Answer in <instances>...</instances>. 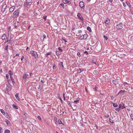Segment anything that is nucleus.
<instances>
[{"label": "nucleus", "mask_w": 133, "mask_h": 133, "mask_svg": "<svg viewBox=\"0 0 133 133\" xmlns=\"http://www.w3.org/2000/svg\"><path fill=\"white\" fill-rule=\"evenodd\" d=\"M26 2L24 3V6L26 8H29L32 3V0H25Z\"/></svg>", "instance_id": "obj_1"}, {"label": "nucleus", "mask_w": 133, "mask_h": 133, "mask_svg": "<svg viewBox=\"0 0 133 133\" xmlns=\"http://www.w3.org/2000/svg\"><path fill=\"white\" fill-rule=\"evenodd\" d=\"M124 26L123 23L122 22L120 23L117 24L116 26V28L118 30L122 29Z\"/></svg>", "instance_id": "obj_2"}, {"label": "nucleus", "mask_w": 133, "mask_h": 133, "mask_svg": "<svg viewBox=\"0 0 133 133\" xmlns=\"http://www.w3.org/2000/svg\"><path fill=\"white\" fill-rule=\"evenodd\" d=\"M30 53L31 54L32 56L34 57L35 58H38L37 54L36 52L32 50L30 51Z\"/></svg>", "instance_id": "obj_3"}, {"label": "nucleus", "mask_w": 133, "mask_h": 133, "mask_svg": "<svg viewBox=\"0 0 133 133\" xmlns=\"http://www.w3.org/2000/svg\"><path fill=\"white\" fill-rule=\"evenodd\" d=\"M19 10H17L14 12L13 15L15 17H18L19 16Z\"/></svg>", "instance_id": "obj_4"}, {"label": "nucleus", "mask_w": 133, "mask_h": 133, "mask_svg": "<svg viewBox=\"0 0 133 133\" xmlns=\"http://www.w3.org/2000/svg\"><path fill=\"white\" fill-rule=\"evenodd\" d=\"M79 6L81 9H84L85 8L84 3L83 2L81 1L79 3Z\"/></svg>", "instance_id": "obj_5"}, {"label": "nucleus", "mask_w": 133, "mask_h": 133, "mask_svg": "<svg viewBox=\"0 0 133 133\" xmlns=\"http://www.w3.org/2000/svg\"><path fill=\"white\" fill-rule=\"evenodd\" d=\"M87 35L86 34H85L83 36H81L79 38V39H85L87 37Z\"/></svg>", "instance_id": "obj_6"}, {"label": "nucleus", "mask_w": 133, "mask_h": 133, "mask_svg": "<svg viewBox=\"0 0 133 133\" xmlns=\"http://www.w3.org/2000/svg\"><path fill=\"white\" fill-rule=\"evenodd\" d=\"M8 47L9 46L7 45L4 48V50H5V53L6 54H8L9 53L8 52Z\"/></svg>", "instance_id": "obj_7"}, {"label": "nucleus", "mask_w": 133, "mask_h": 133, "mask_svg": "<svg viewBox=\"0 0 133 133\" xmlns=\"http://www.w3.org/2000/svg\"><path fill=\"white\" fill-rule=\"evenodd\" d=\"M77 16L80 20L82 21H83L84 19L82 17L81 14L80 13H78L77 14Z\"/></svg>", "instance_id": "obj_8"}, {"label": "nucleus", "mask_w": 133, "mask_h": 133, "mask_svg": "<svg viewBox=\"0 0 133 133\" xmlns=\"http://www.w3.org/2000/svg\"><path fill=\"white\" fill-rule=\"evenodd\" d=\"M22 78L23 79H25L27 78L28 79L29 78V75L27 74H24Z\"/></svg>", "instance_id": "obj_9"}, {"label": "nucleus", "mask_w": 133, "mask_h": 133, "mask_svg": "<svg viewBox=\"0 0 133 133\" xmlns=\"http://www.w3.org/2000/svg\"><path fill=\"white\" fill-rule=\"evenodd\" d=\"M63 2L64 4H67L68 3L71 4V1H68L67 0H63Z\"/></svg>", "instance_id": "obj_10"}, {"label": "nucleus", "mask_w": 133, "mask_h": 133, "mask_svg": "<svg viewBox=\"0 0 133 133\" xmlns=\"http://www.w3.org/2000/svg\"><path fill=\"white\" fill-rule=\"evenodd\" d=\"M6 7V4L3 5L2 7V12H4L5 11Z\"/></svg>", "instance_id": "obj_11"}, {"label": "nucleus", "mask_w": 133, "mask_h": 133, "mask_svg": "<svg viewBox=\"0 0 133 133\" xmlns=\"http://www.w3.org/2000/svg\"><path fill=\"white\" fill-rule=\"evenodd\" d=\"M7 38L6 35L5 34H4L1 37V39L2 40L5 39L6 38Z\"/></svg>", "instance_id": "obj_12"}, {"label": "nucleus", "mask_w": 133, "mask_h": 133, "mask_svg": "<svg viewBox=\"0 0 133 133\" xmlns=\"http://www.w3.org/2000/svg\"><path fill=\"white\" fill-rule=\"evenodd\" d=\"M110 20L108 18H107L105 20V21L104 22V23L106 24H108L110 23Z\"/></svg>", "instance_id": "obj_13"}, {"label": "nucleus", "mask_w": 133, "mask_h": 133, "mask_svg": "<svg viewBox=\"0 0 133 133\" xmlns=\"http://www.w3.org/2000/svg\"><path fill=\"white\" fill-rule=\"evenodd\" d=\"M10 78L11 80L12 81L13 84L14 85L15 84V82L14 79L13 78L12 76H10Z\"/></svg>", "instance_id": "obj_14"}, {"label": "nucleus", "mask_w": 133, "mask_h": 133, "mask_svg": "<svg viewBox=\"0 0 133 133\" xmlns=\"http://www.w3.org/2000/svg\"><path fill=\"white\" fill-rule=\"evenodd\" d=\"M15 8V7L14 6H13L10 8V12H12L14 10V9Z\"/></svg>", "instance_id": "obj_15"}, {"label": "nucleus", "mask_w": 133, "mask_h": 133, "mask_svg": "<svg viewBox=\"0 0 133 133\" xmlns=\"http://www.w3.org/2000/svg\"><path fill=\"white\" fill-rule=\"evenodd\" d=\"M18 95H19V94H17L15 95V97H16V98L18 101H19L20 100V99L18 97Z\"/></svg>", "instance_id": "obj_16"}, {"label": "nucleus", "mask_w": 133, "mask_h": 133, "mask_svg": "<svg viewBox=\"0 0 133 133\" xmlns=\"http://www.w3.org/2000/svg\"><path fill=\"white\" fill-rule=\"evenodd\" d=\"M12 106L13 108L14 109H18V107L15 105L14 104H13L12 105Z\"/></svg>", "instance_id": "obj_17"}, {"label": "nucleus", "mask_w": 133, "mask_h": 133, "mask_svg": "<svg viewBox=\"0 0 133 133\" xmlns=\"http://www.w3.org/2000/svg\"><path fill=\"white\" fill-rule=\"evenodd\" d=\"M126 3L127 5L129 6V8H131V6L130 5V3L129 2L127 1Z\"/></svg>", "instance_id": "obj_18"}, {"label": "nucleus", "mask_w": 133, "mask_h": 133, "mask_svg": "<svg viewBox=\"0 0 133 133\" xmlns=\"http://www.w3.org/2000/svg\"><path fill=\"white\" fill-rule=\"evenodd\" d=\"M93 73L95 75H97L98 74V72L97 70H95L93 71Z\"/></svg>", "instance_id": "obj_19"}, {"label": "nucleus", "mask_w": 133, "mask_h": 133, "mask_svg": "<svg viewBox=\"0 0 133 133\" xmlns=\"http://www.w3.org/2000/svg\"><path fill=\"white\" fill-rule=\"evenodd\" d=\"M112 82L115 85L117 83V81H116V80H113L112 81Z\"/></svg>", "instance_id": "obj_20"}, {"label": "nucleus", "mask_w": 133, "mask_h": 133, "mask_svg": "<svg viewBox=\"0 0 133 133\" xmlns=\"http://www.w3.org/2000/svg\"><path fill=\"white\" fill-rule=\"evenodd\" d=\"M0 111L3 115H4L5 114V112L2 109H1Z\"/></svg>", "instance_id": "obj_21"}, {"label": "nucleus", "mask_w": 133, "mask_h": 133, "mask_svg": "<svg viewBox=\"0 0 133 133\" xmlns=\"http://www.w3.org/2000/svg\"><path fill=\"white\" fill-rule=\"evenodd\" d=\"M8 73L10 75V76H12L13 75V73L12 72L11 70H9L8 71Z\"/></svg>", "instance_id": "obj_22"}, {"label": "nucleus", "mask_w": 133, "mask_h": 133, "mask_svg": "<svg viewBox=\"0 0 133 133\" xmlns=\"http://www.w3.org/2000/svg\"><path fill=\"white\" fill-rule=\"evenodd\" d=\"M4 133H10V131L8 129H6L4 131Z\"/></svg>", "instance_id": "obj_23"}, {"label": "nucleus", "mask_w": 133, "mask_h": 133, "mask_svg": "<svg viewBox=\"0 0 133 133\" xmlns=\"http://www.w3.org/2000/svg\"><path fill=\"white\" fill-rule=\"evenodd\" d=\"M6 123L8 125H9L10 124V122H9V121L7 119H6V120L5 121Z\"/></svg>", "instance_id": "obj_24"}, {"label": "nucleus", "mask_w": 133, "mask_h": 133, "mask_svg": "<svg viewBox=\"0 0 133 133\" xmlns=\"http://www.w3.org/2000/svg\"><path fill=\"white\" fill-rule=\"evenodd\" d=\"M87 29L90 32H91L92 31L91 30L90 27L88 26L87 27Z\"/></svg>", "instance_id": "obj_25"}, {"label": "nucleus", "mask_w": 133, "mask_h": 133, "mask_svg": "<svg viewBox=\"0 0 133 133\" xmlns=\"http://www.w3.org/2000/svg\"><path fill=\"white\" fill-rule=\"evenodd\" d=\"M59 65L60 66H62L63 68L64 67V66L63 65V63L62 62H60L59 63Z\"/></svg>", "instance_id": "obj_26"}, {"label": "nucleus", "mask_w": 133, "mask_h": 133, "mask_svg": "<svg viewBox=\"0 0 133 133\" xmlns=\"http://www.w3.org/2000/svg\"><path fill=\"white\" fill-rule=\"evenodd\" d=\"M77 73H80L82 72L81 70V69H78L77 70Z\"/></svg>", "instance_id": "obj_27"}, {"label": "nucleus", "mask_w": 133, "mask_h": 133, "mask_svg": "<svg viewBox=\"0 0 133 133\" xmlns=\"http://www.w3.org/2000/svg\"><path fill=\"white\" fill-rule=\"evenodd\" d=\"M92 63L96 64V65H99V64L98 63L95 62L93 60L92 61Z\"/></svg>", "instance_id": "obj_28"}, {"label": "nucleus", "mask_w": 133, "mask_h": 133, "mask_svg": "<svg viewBox=\"0 0 133 133\" xmlns=\"http://www.w3.org/2000/svg\"><path fill=\"white\" fill-rule=\"evenodd\" d=\"M58 122L59 124H63L62 123V122L61 121L60 119H59L58 120Z\"/></svg>", "instance_id": "obj_29"}, {"label": "nucleus", "mask_w": 133, "mask_h": 133, "mask_svg": "<svg viewBox=\"0 0 133 133\" xmlns=\"http://www.w3.org/2000/svg\"><path fill=\"white\" fill-rule=\"evenodd\" d=\"M113 106L114 107H117L118 106V105L116 103H114L113 104Z\"/></svg>", "instance_id": "obj_30"}, {"label": "nucleus", "mask_w": 133, "mask_h": 133, "mask_svg": "<svg viewBox=\"0 0 133 133\" xmlns=\"http://www.w3.org/2000/svg\"><path fill=\"white\" fill-rule=\"evenodd\" d=\"M56 54L57 56L59 55H60L61 53L59 52H58L57 51H56Z\"/></svg>", "instance_id": "obj_31"}, {"label": "nucleus", "mask_w": 133, "mask_h": 133, "mask_svg": "<svg viewBox=\"0 0 133 133\" xmlns=\"http://www.w3.org/2000/svg\"><path fill=\"white\" fill-rule=\"evenodd\" d=\"M67 104L68 105H69L70 107H72L71 105L70 104V101H68L67 102Z\"/></svg>", "instance_id": "obj_32"}, {"label": "nucleus", "mask_w": 133, "mask_h": 133, "mask_svg": "<svg viewBox=\"0 0 133 133\" xmlns=\"http://www.w3.org/2000/svg\"><path fill=\"white\" fill-rule=\"evenodd\" d=\"M78 102H79V100H77L74 101V103L76 104H77Z\"/></svg>", "instance_id": "obj_33"}, {"label": "nucleus", "mask_w": 133, "mask_h": 133, "mask_svg": "<svg viewBox=\"0 0 133 133\" xmlns=\"http://www.w3.org/2000/svg\"><path fill=\"white\" fill-rule=\"evenodd\" d=\"M124 92V91L122 90H120V92L118 93L117 95H118L119 94H120L123 93Z\"/></svg>", "instance_id": "obj_34"}, {"label": "nucleus", "mask_w": 133, "mask_h": 133, "mask_svg": "<svg viewBox=\"0 0 133 133\" xmlns=\"http://www.w3.org/2000/svg\"><path fill=\"white\" fill-rule=\"evenodd\" d=\"M6 38L7 40H6V41H5V44L6 43H7L8 42V41H9V37H7Z\"/></svg>", "instance_id": "obj_35"}, {"label": "nucleus", "mask_w": 133, "mask_h": 133, "mask_svg": "<svg viewBox=\"0 0 133 133\" xmlns=\"http://www.w3.org/2000/svg\"><path fill=\"white\" fill-rule=\"evenodd\" d=\"M65 94L64 93H63V99L65 101Z\"/></svg>", "instance_id": "obj_36"}, {"label": "nucleus", "mask_w": 133, "mask_h": 133, "mask_svg": "<svg viewBox=\"0 0 133 133\" xmlns=\"http://www.w3.org/2000/svg\"><path fill=\"white\" fill-rule=\"evenodd\" d=\"M131 118L133 120V114H131L130 115Z\"/></svg>", "instance_id": "obj_37"}, {"label": "nucleus", "mask_w": 133, "mask_h": 133, "mask_svg": "<svg viewBox=\"0 0 133 133\" xmlns=\"http://www.w3.org/2000/svg\"><path fill=\"white\" fill-rule=\"evenodd\" d=\"M46 17H47V16L45 15H44L43 17V18L45 20V21L46 20Z\"/></svg>", "instance_id": "obj_38"}, {"label": "nucleus", "mask_w": 133, "mask_h": 133, "mask_svg": "<svg viewBox=\"0 0 133 133\" xmlns=\"http://www.w3.org/2000/svg\"><path fill=\"white\" fill-rule=\"evenodd\" d=\"M77 55L79 57H80L81 56V54L79 52H78Z\"/></svg>", "instance_id": "obj_39"}, {"label": "nucleus", "mask_w": 133, "mask_h": 133, "mask_svg": "<svg viewBox=\"0 0 133 133\" xmlns=\"http://www.w3.org/2000/svg\"><path fill=\"white\" fill-rule=\"evenodd\" d=\"M122 104H123V105H122V109L125 108V106H124L123 103H122Z\"/></svg>", "instance_id": "obj_40"}, {"label": "nucleus", "mask_w": 133, "mask_h": 133, "mask_svg": "<svg viewBox=\"0 0 133 133\" xmlns=\"http://www.w3.org/2000/svg\"><path fill=\"white\" fill-rule=\"evenodd\" d=\"M59 99H60V101H61V102L62 103H63V101L62 99V98H61V97H60V96H59V98H58Z\"/></svg>", "instance_id": "obj_41"}, {"label": "nucleus", "mask_w": 133, "mask_h": 133, "mask_svg": "<svg viewBox=\"0 0 133 133\" xmlns=\"http://www.w3.org/2000/svg\"><path fill=\"white\" fill-rule=\"evenodd\" d=\"M122 104H119V108L120 109V108H121L122 109Z\"/></svg>", "instance_id": "obj_42"}, {"label": "nucleus", "mask_w": 133, "mask_h": 133, "mask_svg": "<svg viewBox=\"0 0 133 133\" xmlns=\"http://www.w3.org/2000/svg\"><path fill=\"white\" fill-rule=\"evenodd\" d=\"M51 53H51V52H50V51L49 52L47 53L46 54V55H50L51 54Z\"/></svg>", "instance_id": "obj_43"}, {"label": "nucleus", "mask_w": 133, "mask_h": 133, "mask_svg": "<svg viewBox=\"0 0 133 133\" xmlns=\"http://www.w3.org/2000/svg\"><path fill=\"white\" fill-rule=\"evenodd\" d=\"M115 110L117 111H119L120 110V109L119 108H116L115 109Z\"/></svg>", "instance_id": "obj_44"}, {"label": "nucleus", "mask_w": 133, "mask_h": 133, "mask_svg": "<svg viewBox=\"0 0 133 133\" xmlns=\"http://www.w3.org/2000/svg\"><path fill=\"white\" fill-rule=\"evenodd\" d=\"M13 25H14V28H15V29H17V26L14 23V24H13Z\"/></svg>", "instance_id": "obj_45"}, {"label": "nucleus", "mask_w": 133, "mask_h": 133, "mask_svg": "<svg viewBox=\"0 0 133 133\" xmlns=\"http://www.w3.org/2000/svg\"><path fill=\"white\" fill-rule=\"evenodd\" d=\"M42 37H43V39L45 38H46V36L45 35H43L42 36Z\"/></svg>", "instance_id": "obj_46"}, {"label": "nucleus", "mask_w": 133, "mask_h": 133, "mask_svg": "<svg viewBox=\"0 0 133 133\" xmlns=\"http://www.w3.org/2000/svg\"><path fill=\"white\" fill-rule=\"evenodd\" d=\"M58 49L61 51V52H62L63 51V50L61 49L60 48V47H59L58 48Z\"/></svg>", "instance_id": "obj_47"}, {"label": "nucleus", "mask_w": 133, "mask_h": 133, "mask_svg": "<svg viewBox=\"0 0 133 133\" xmlns=\"http://www.w3.org/2000/svg\"><path fill=\"white\" fill-rule=\"evenodd\" d=\"M9 75L8 74H6V78L7 79H8L9 78Z\"/></svg>", "instance_id": "obj_48"}, {"label": "nucleus", "mask_w": 133, "mask_h": 133, "mask_svg": "<svg viewBox=\"0 0 133 133\" xmlns=\"http://www.w3.org/2000/svg\"><path fill=\"white\" fill-rule=\"evenodd\" d=\"M24 58V56H22L21 58V61H22L23 59Z\"/></svg>", "instance_id": "obj_49"}, {"label": "nucleus", "mask_w": 133, "mask_h": 133, "mask_svg": "<svg viewBox=\"0 0 133 133\" xmlns=\"http://www.w3.org/2000/svg\"><path fill=\"white\" fill-rule=\"evenodd\" d=\"M104 37L107 40L108 39V38L107 36H104Z\"/></svg>", "instance_id": "obj_50"}, {"label": "nucleus", "mask_w": 133, "mask_h": 133, "mask_svg": "<svg viewBox=\"0 0 133 133\" xmlns=\"http://www.w3.org/2000/svg\"><path fill=\"white\" fill-rule=\"evenodd\" d=\"M37 118H38L40 120H41V117L39 116H37Z\"/></svg>", "instance_id": "obj_51"}, {"label": "nucleus", "mask_w": 133, "mask_h": 133, "mask_svg": "<svg viewBox=\"0 0 133 133\" xmlns=\"http://www.w3.org/2000/svg\"><path fill=\"white\" fill-rule=\"evenodd\" d=\"M84 53L86 55H88V53L87 51H84Z\"/></svg>", "instance_id": "obj_52"}, {"label": "nucleus", "mask_w": 133, "mask_h": 133, "mask_svg": "<svg viewBox=\"0 0 133 133\" xmlns=\"http://www.w3.org/2000/svg\"><path fill=\"white\" fill-rule=\"evenodd\" d=\"M123 6H124V7H126V5L125 4L124 2L123 3Z\"/></svg>", "instance_id": "obj_53"}, {"label": "nucleus", "mask_w": 133, "mask_h": 133, "mask_svg": "<svg viewBox=\"0 0 133 133\" xmlns=\"http://www.w3.org/2000/svg\"><path fill=\"white\" fill-rule=\"evenodd\" d=\"M110 97L111 98V99L112 100H113L114 99V97L113 96H110Z\"/></svg>", "instance_id": "obj_54"}, {"label": "nucleus", "mask_w": 133, "mask_h": 133, "mask_svg": "<svg viewBox=\"0 0 133 133\" xmlns=\"http://www.w3.org/2000/svg\"><path fill=\"white\" fill-rule=\"evenodd\" d=\"M60 5L62 7L64 8V5L63 4H61Z\"/></svg>", "instance_id": "obj_55"}, {"label": "nucleus", "mask_w": 133, "mask_h": 133, "mask_svg": "<svg viewBox=\"0 0 133 133\" xmlns=\"http://www.w3.org/2000/svg\"><path fill=\"white\" fill-rule=\"evenodd\" d=\"M53 68L54 69H56V66L55 65H54L53 66Z\"/></svg>", "instance_id": "obj_56"}, {"label": "nucleus", "mask_w": 133, "mask_h": 133, "mask_svg": "<svg viewBox=\"0 0 133 133\" xmlns=\"http://www.w3.org/2000/svg\"><path fill=\"white\" fill-rule=\"evenodd\" d=\"M62 39L63 41H64L65 43H66V42H67V41L63 38H62Z\"/></svg>", "instance_id": "obj_57"}, {"label": "nucleus", "mask_w": 133, "mask_h": 133, "mask_svg": "<svg viewBox=\"0 0 133 133\" xmlns=\"http://www.w3.org/2000/svg\"><path fill=\"white\" fill-rule=\"evenodd\" d=\"M9 43H10L12 41V40H11V39H9Z\"/></svg>", "instance_id": "obj_58"}, {"label": "nucleus", "mask_w": 133, "mask_h": 133, "mask_svg": "<svg viewBox=\"0 0 133 133\" xmlns=\"http://www.w3.org/2000/svg\"><path fill=\"white\" fill-rule=\"evenodd\" d=\"M109 120L110 122H111V118H109Z\"/></svg>", "instance_id": "obj_59"}, {"label": "nucleus", "mask_w": 133, "mask_h": 133, "mask_svg": "<svg viewBox=\"0 0 133 133\" xmlns=\"http://www.w3.org/2000/svg\"><path fill=\"white\" fill-rule=\"evenodd\" d=\"M2 130V128L1 127H0V133L1 132V131Z\"/></svg>", "instance_id": "obj_60"}, {"label": "nucleus", "mask_w": 133, "mask_h": 133, "mask_svg": "<svg viewBox=\"0 0 133 133\" xmlns=\"http://www.w3.org/2000/svg\"><path fill=\"white\" fill-rule=\"evenodd\" d=\"M19 54H16L15 55V56H19Z\"/></svg>", "instance_id": "obj_61"}, {"label": "nucleus", "mask_w": 133, "mask_h": 133, "mask_svg": "<svg viewBox=\"0 0 133 133\" xmlns=\"http://www.w3.org/2000/svg\"><path fill=\"white\" fill-rule=\"evenodd\" d=\"M123 84H124V85H125V84H128L127 83V82H124L123 83Z\"/></svg>", "instance_id": "obj_62"}, {"label": "nucleus", "mask_w": 133, "mask_h": 133, "mask_svg": "<svg viewBox=\"0 0 133 133\" xmlns=\"http://www.w3.org/2000/svg\"><path fill=\"white\" fill-rule=\"evenodd\" d=\"M41 82L42 83H44V81L42 80H41Z\"/></svg>", "instance_id": "obj_63"}, {"label": "nucleus", "mask_w": 133, "mask_h": 133, "mask_svg": "<svg viewBox=\"0 0 133 133\" xmlns=\"http://www.w3.org/2000/svg\"><path fill=\"white\" fill-rule=\"evenodd\" d=\"M82 31L81 30H79L78 31V33H82Z\"/></svg>", "instance_id": "obj_64"}]
</instances>
